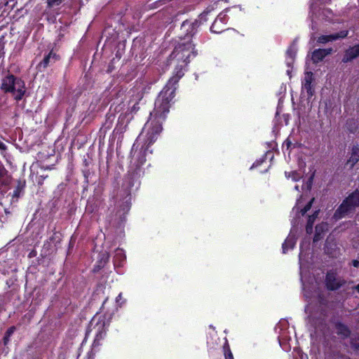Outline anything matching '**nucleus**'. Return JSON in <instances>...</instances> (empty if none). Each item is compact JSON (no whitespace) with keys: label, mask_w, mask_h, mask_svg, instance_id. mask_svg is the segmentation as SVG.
Here are the masks:
<instances>
[{"label":"nucleus","mask_w":359,"mask_h":359,"mask_svg":"<svg viewBox=\"0 0 359 359\" xmlns=\"http://www.w3.org/2000/svg\"><path fill=\"white\" fill-rule=\"evenodd\" d=\"M180 69L176 68L175 75L170 79L167 85L158 96L155 102L154 109L150 113V118L145 123L141 135L137 140L139 141L142 136H145L147 146L156 141L162 130L161 123L158 119L164 118L165 114L169 111L170 102L175 95V85L184 75L182 68L185 65L180 64Z\"/></svg>","instance_id":"1"},{"label":"nucleus","mask_w":359,"mask_h":359,"mask_svg":"<svg viewBox=\"0 0 359 359\" xmlns=\"http://www.w3.org/2000/svg\"><path fill=\"white\" fill-rule=\"evenodd\" d=\"M197 22H191L189 21H184L181 27V29L184 32H187V34L180 42L175 47L172 51L170 57L175 59L178 63L182 62L187 65L191 58L196 55V52L194 50V44L191 41V36L195 34L196 30Z\"/></svg>","instance_id":"2"},{"label":"nucleus","mask_w":359,"mask_h":359,"mask_svg":"<svg viewBox=\"0 0 359 359\" xmlns=\"http://www.w3.org/2000/svg\"><path fill=\"white\" fill-rule=\"evenodd\" d=\"M0 88L4 93H11L17 101L22 100L26 92L25 82L12 74L2 79Z\"/></svg>","instance_id":"3"},{"label":"nucleus","mask_w":359,"mask_h":359,"mask_svg":"<svg viewBox=\"0 0 359 359\" xmlns=\"http://www.w3.org/2000/svg\"><path fill=\"white\" fill-rule=\"evenodd\" d=\"M359 206V191H355L350 194L341 204L334 212V217L339 219L347 215L356 207Z\"/></svg>","instance_id":"4"},{"label":"nucleus","mask_w":359,"mask_h":359,"mask_svg":"<svg viewBox=\"0 0 359 359\" xmlns=\"http://www.w3.org/2000/svg\"><path fill=\"white\" fill-rule=\"evenodd\" d=\"M344 283V281L337 278L334 272H328L326 276V286L330 290H334L339 288Z\"/></svg>","instance_id":"5"},{"label":"nucleus","mask_w":359,"mask_h":359,"mask_svg":"<svg viewBox=\"0 0 359 359\" xmlns=\"http://www.w3.org/2000/svg\"><path fill=\"white\" fill-rule=\"evenodd\" d=\"M313 80V73L311 72H306L302 81V90H305L306 92L309 97H312L314 93L312 86Z\"/></svg>","instance_id":"6"},{"label":"nucleus","mask_w":359,"mask_h":359,"mask_svg":"<svg viewBox=\"0 0 359 359\" xmlns=\"http://www.w3.org/2000/svg\"><path fill=\"white\" fill-rule=\"evenodd\" d=\"M348 35L347 30H343L339 32V33L334 34L330 35H322L318 37V42L320 43H325L329 41H335L339 39H344Z\"/></svg>","instance_id":"7"},{"label":"nucleus","mask_w":359,"mask_h":359,"mask_svg":"<svg viewBox=\"0 0 359 359\" xmlns=\"http://www.w3.org/2000/svg\"><path fill=\"white\" fill-rule=\"evenodd\" d=\"M358 57H359V44L350 47L345 51L342 62L346 63Z\"/></svg>","instance_id":"8"},{"label":"nucleus","mask_w":359,"mask_h":359,"mask_svg":"<svg viewBox=\"0 0 359 359\" xmlns=\"http://www.w3.org/2000/svg\"><path fill=\"white\" fill-rule=\"evenodd\" d=\"M332 51V48H327V49H317L315 50L312 54V60L313 62L317 63L327 56V55H330Z\"/></svg>","instance_id":"9"},{"label":"nucleus","mask_w":359,"mask_h":359,"mask_svg":"<svg viewBox=\"0 0 359 359\" xmlns=\"http://www.w3.org/2000/svg\"><path fill=\"white\" fill-rule=\"evenodd\" d=\"M359 161V146L353 147L351 156L346 162V165L352 168Z\"/></svg>","instance_id":"10"},{"label":"nucleus","mask_w":359,"mask_h":359,"mask_svg":"<svg viewBox=\"0 0 359 359\" xmlns=\"http://www.w3.org/2000/svg\"><path fill=\"white\" fill-rule=\"evenodd\" d=\"M11 181V177L8 175V171L4 165L0 163V184L2 186H8Z\"/></svg>","instance_id":"11"},{"label":"nucleus","mask_w":359,"mask_h":359,"mask_svg":"<svg viewBox=\"0 0 359 359\" xmlns=\"http://www.w3.org/2000/svg\"><path fill=\"white\" fill-rule=\"evenodd\" d=\"M328 230V225L326 223H323L319 225H317L316 227V234L313 238V241L317 242L321 238V234L324 231H327Z\"/></svg>","instance_id":"12"},{"label":"nucleus","mask_w":359,"mask_h":359,"mask_svg":"<svg viewBox=\"0 0 359 359\" xmlns=\"http://www.w3.org/2000/svg\"><path fill=\"white\" fill-rule=\"evenodd\" d=\"M296 243V239L294 236L289 235L287 238L285 239L284 243L283 244V252L285 253L287 250L289 249H292L294 248Z\"/></svg>","instance_id":"13"},{"label":"nucleus","mask_w":359,"mask_h":359,"mask_svg":"<svg viewBox=\"0 0 359 359\" xmlns=\"http://www.w3.org/2000/svg\"><path fill=\"white\" fill-rule=\"evenodd\" d=\"M313 201L314 198H313L303 208H302L300 205V200H298L293 210H296L297 212L300 211L302 215H304L307 211H309L311 209Z\"/></svg>","instance_id":"14"},{"label":"nucleus","mask_w":359,"mask_h":359,"mask_svg":"<svg viewBox=\"0 0 359 359\" xmlns=\"http://www.w3.org/2000/svg\"><path fill=\"white\" fill-rule=\"evenodd\" d=\"M318 215V211L316 210L312 215H310L308 219L306 230L307 233H311L313 231V224L316 221Z\"/></svg>","instance_id":"15"},{"label":"nucleus","mask_w":359,"mask_h":359,"mask_svg":"<svg viewBox=\"0 0 359 359\" xmlns=\"http://www.w3.org/2000/svg\"><path fill=\"white\" fill-rule=\"evenodd\" d=\"M297 53V48L294 46H290L287 50V64L290 66L294 61Z\"/></svg>","instance_id":"16"},{"label":"nucleus","mask_w":359,"mask_h":359,"mask_svg":"<svg viewBox=\"0 0 359 359\" xmlns=\"http://www.w3.org/2000/svg\"><path fill=\"white\" fill-rule=\"evenodd\" d=\"M336 330L338 334L341 335L344 337L348 336L350 332L348 329L343 324L338 323L336 325Z\"/></svg>","instance_id":"17"},{"label":"nucleus","mask_w":359,"mask_h":359,"mask_svg":"<svg viewBox=\"0 0 359 359\" xmlns=\"http://www.w3.org/2000/svg\"><path fill=\"white\" fill-rule=\"evenodd\" d=\"M56 57V54L50 52L47 56L44 57L43 61L40 63V65H42L44 68H46L51 60L55 61L57 60Z\"/></svg>","instance_id":"18"},{"label":"nucleus","mask_w":359,"mask_h":359,"mask_svg":"<svg viewBox=\"0 0 359 359\" xmlns=\"http://www.w3.org/2000/svg\"><path fill=\"white\" fill-rule=\"evenodd\" d=\"M332 13L330 9H323L321 13L319 14L318 18H321L325 20H330L332 19ZM318 18V17H316Z\"/></svg>","instance_id":"19"},{"label":"nucleus","mask_w":359,"mask_h":359,"mask_svg":"<svg viewBox=\"0 0 359 359\" xmlns=\"http://www.w3.org/2000/svg\"><path fill=\"white\" fill-rule=\"evenodd\" d=\"M285 175L288 178H291L293 181H298L302 177V175L296 171L285 172Z\"/></svg>","instance_id":"20"},{"label":"nucleus","mask_w":359,"mask_h":359,"mask_svg":"<svg viewBox=\"0 0 359 359\" xmlns=\"http://www.w3.org/2000/svg\"><path fill=\"white\" fill-rule=\"evenodd\" d=\"M342 358V356L339 355V353H330L326 355L325 359H341Z\"/></svg>","instance_id":"21"},{"label":"nucleus","mask_w":359,"mask_h":359,"mask_svg":"<svg viewBox=\"0 0 359 359\" xmlns=\"http://www.w3.org/2000/svg\"><path fill=\"white\" fill-rule=\"evenodd\" d=\"M351 344L353 348H355L356 350H359V337L358 338H353L351 337Z\"/></svg>","instance_id":"22"},{"label":"nucleus","mask_w":359,"mask_h":359,"mask_svg":"<svg viewBox=\"0 0 359 359\" xmlns=\"http://www.w3.org/2000/svg\"><path fill=\"white\" fill-rule=\"evenodd\" d=\"M64 0H48V4L50 6H58Z\"/></svg>","instance_id":"23"},{"label":"nucleus","mask_w":359,"mask_h":359,"mask_svg":"<svg viewBox=\"0 0 359 359\" xmlns=\"http://www.w3.org/2000/svg\"><path fill=\"white\" fill-rule=\"evenodd\" d=\"M22 191V187L18 186L17 189L14 191L13 196L18 197Z\"/></svg>","instance_id":"24"},{"label":"nucleus","mask_w":359,"mask_h":359,"mask_svg":"<svg viewBox=\"0 0 359 359\" xmlns=\"http://www.w3.org/2000/svg\"><path fill=\"white\" fill-rule=\"evenodd\" d=\"M15 330V327H11L6 332V334L8 335V337H11L13 333L14 332Z\"/></svg>","instance_id":"25"},{"label":"nucleus","mask_w":359,"mask_h":359,"mask_svg":"<svg viewBox=\"0 0 359 359\" xmlns=\"http://www.w3.org/2000/svg\"><path fill=\"white\" fill-rule=\"evenodd\" d=\"M225 359H233V354L230 350L225 353Z\"/></svg>","instance_id":"26"},{"label":"nucleus","mask_w":359,"mask_h":359,"mask_svg":"<svg viewBox=\"0 0 359 359\" xmlns=\"http://www.w3.org/2000/svg\"><path fill=\"white\" fill-rule=\"evenodd\" d=\"M6 145L0 140V151H4L6 150Z\"/></svg>","instance_id":"27"},{"label":"nucleus","mask_w":359,"mask_h":359,"mask_svg":"<svg viewBox=\"0 0 359 359\" xmlns=\"http://www.w3.org/2000/svg\"><path fill=\"white\" fill-rule=\"evenodd\" d=\"M217 20H216L215 21V22L213 23L212 26L211 27V31H212V32H217L216 30H215V29H215V26L217 25Z\"/></svg>","instance_id":"28"},{"label":"nucleus","mask_w":359,"mask_h":359,"mask_svg":"<svg viewBox=\"0 0 359 359\" xmlns=\"http://www.w3.org/2000/svg\"><path fill=\"white\" fill-rule=\"evenodd\" d=\"M9 338H10V337H8V335L5 334V337H4V344H8V342L9 341Z\"/></svg>","instance_id":"29"},{"label":"nucleus","mask_w":359,"mask_h":359,"mask_svg":"<svg viewBox=\"0 0 359 359\" xmlns=\"http://www.w3.org/2000/svg\"><path fill=\"white\" fill-rule=\"evenodd\" d=\"M122 299V293H120L116 299L117 303H118Z\"/></svg>","instance_id":"30"},{"label":"nucleus","mask_w":359,"mask_h":359,"mask_svg":"<svg viewBox=\"0 0 359 359\" xmlns=\"http://www.w3.org/2000/svg\"><path fill=\"white\" fill-rule=\"evenodd\" d=\"M353 264L355 267H359V261L354 260Z\"/></svg>","instance_id":"31"},{"label":"nucleus","mask_w":359,"mask_h":359,"mask_svg":"<svg viewBox=\"0 0 359 359\" xmlns=\"http://www.w3.org/2000/svg\"><path fill=\"white\" fill-rule=\"evenodd\" d=\"M144 161H145V159H144V158H142V159L140 161V163H143Z\"/></svg>","instance_id":"32"},{"label":"nucleus","mask_w":359,"mask_h":359,"mask_svg":"<svg viewBox=\"0 0 359 359\" xmlns=\"http://www.w3.org/2000/svg\"><path fill=\"white\" fill-rule=\"evenodd\" d=\"M356 290H358V292H359V284L356 286Z\"/></svg>","instance_id":"33"},{"label":"nucleus","mask_w":359,"mask_h":359,"mask_svg":"<svg viewBox=\"0 0 359 359\" xmlns=\"http://www.w3.org/2000/svg\"><path fill=\"white\" fill-rule=\"evenodd\" d=\"M311 12H312V13H313V12H314V8L313 6H311Z\"/></svg>","instance_id":"34"},{"label":"nucleus","mask_w":359,"mask_h":359,"mask_svg":"<svg viewBox=\"0 0 359 359\" xmlns=\"http://www.w3.org/2000/svg\"><path fill=\"white\" fill-rule=\"evenodd\" d=\"M294 188H295V189H296V190H297V191L299 190V187H298L297 185V186H295V187H294Z\"/></svg>","instance_id":"35"},{"label":"nucleus","mask_w":359,"mask_h":359,"mask_svg":"<svg viewBox=\"0 0 359 359\" xmlns=\"http://www.w3.org/2000/svg\"><path fill=\"white\" fill-rule=\"evenodd\" d=\"M330 0H323L324 2L327 3L328 1H330Z\"/></svg>","instance_id":"36"},{"label":"nucleus","mask_w":359,"mask_h":359,"mask_svg":"<svg viewBox=\"0 0 359 359\" xmlns=\"http://www.w3.org/2000/svg\"><path fill=\"white\" fill-rule=\"evenodd\" d=\"M311 20H312V21H313V20H314V19H313V15L311 16Z\"/></svg>","instance_id":"37"}]
</instances>
